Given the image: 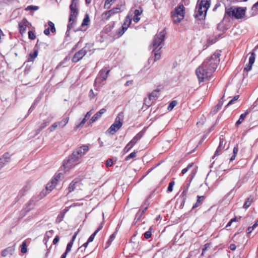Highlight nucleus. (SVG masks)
<instances>
[{
    "mask_svg": "<svg viewBox=\"0 0 258 258\" xmlns=\"http://www.w3.org/2000/svg\"><path fill=\"white\" fill-rule=\"evenodd\" d=\"M219 52H215L210 58H207L196 70V75L200 82L209 80L212 73L216 70L220 61Z\"/></svg>",
    "mask_w": 258,
    "mask_h": 258,
    "instance_id": "1",
    "label": "nucleus"
},
{
    "mask_svg": "<svg viewBox=\"0 0 258 258\" xmlns=\"http://www.w3.org/2000/svg\"><path fill=\"white\" fill-rule=\"evenodd\" d=\"M89 147L87 146L83 145L77 148L69 156L67 160L64 161L61 170H63L65 172L75 167L76 165L82 162V158L84 154L88 151Z\"/></svg>",
    "mask_w": 258,
    "mask_h": 258,
    "instance_id": "2",
    "label": "nucleus"
},
{
    "mask_svg": "<svg viewBox=\"0 0 258 258\" xmlns=\"http://www.w3.org/2000/svg\"><path fill=\"white\" fill-rule=\"evenodd\" d=\"M166 34V33L164 30L155 36L154 39L151 46V47L153 48V52H154V61H156L161 58V54L159 51L162 48Z\"/></svg>",
    "mask_w": 258,
    "mask_h": 258,
    "instance_id": "3",
    "label": "nucleus"
},
{
    "mask_svg": "<svg viewBox=\"0 0 258 258\" xmlns=\"http://www.w3.org/2000/svg\"><path fill=\"white\" fill-rule=\"evenodd\" d=\"M245 11L246 8L232 7L229 8H226L225 17L227 16L237 19H241L244 17Z\"/></svg>",
    "mask_w": 258,
    "mask_h": 258,
    "instance_id": "4",
    "label": "nucleus"
},
{
    "mask_svg": "<svg viewBox=\"0 0 258 258\" xmlns=\"http://www.w3.org/2000/svg\"><path fill=\"white\" fill-rule=\"evenodd\" d=\"M184 7L182 5L175 9L172 15V20L174 23L178 24L183 20L184 16Z\"/></svg>",
    "mask_w": 258,
    "mask_h": 258,
    "instance_id": "5",
    "label": "nucleus"
},
{
    "mask_svg": "<svg viewBox=\"0 0 258 258\" xmlns=\"http://www.w3.org/2000/svg\"><path fill=\"white\" fill-rule=\"evenodd\" d=\"M121 113H119L117 117L115 118L114 123L108 129L107 132L111 135H114L122 126V117Z\"/></svg>",
    "mask_w": 258,
    "mask_h": 258,
    "instance_id": "6",
    "label": "nucleus"
},
{
    "mask_svg": "<svg viewBox=\"0 0 258 258\" xmlns=\"http://www.w3.org/2000/svg\"><path fill=\"white\" fill-rule=\"evenodd\" d=\"M69 120V117H64L60 121L55 122L53 123V124L48 128V130L50 132H52L57 127L63 128L68 123Z\"/></svg>",
    "mask_w": 258,
    "mask_h": 258,
    "instance_id": "7",
    "label": "nucleus"
},
{
    "mask_svg": "<svg viewBox=\"0 0 258 258\" xmlns=\"http://www.w3.org/2000/svg\"><path fill=\"white\" fill-rule=\"evenodd\" d=\"M207 12V10H204L201 7L197 6L195 11L194 17L199 20L203 19L205 18Z\"/></svg>",
    "mask_w": 258,
    "mask_h": 258,
    "instance_id": "8",
    "label": "nucleus"
},
{
    "mask_svg": "<svg viewBox=\"0 0 258 258\" xmlns=\"http://www.w3.org/2000/svg\"><path fill=\"white\" fill-rule=\"evenodd\" d=\"M82 184L79 179H75L70 184L68 189L69 193L74 191L75 189H80Z\"/></svg>",
    "mask_w": 258,
    "mask_h": 258,
    "instance_id": "9",
    "label": "nucleus"
},
{
    "mask_svg": "<svg viewBox=\"0 0 258 258\" xmlns=\"http://www.w3.org/2000/svg\"><path fill=\"white\" fill-rule=\"evenodd\" d=\"M70 21L75 22V19L78 14V10L77 6L74 4H71L70 6Z\"/></svg>",
    "mask_w": 258,
    "mask_h": 258,
    "instance_id": "10",
    "label": "nucleus"
},
{
    "mask_svg": "<svg viewBox=\"0 0 258 258\" xmlns=\"http://www.w3.org/2000/svg\"><path fill=\"white\" fill-rule=\"evenodd\" d=\"M86 52L87 51L85 48L82 49L75 54L72 58V61L74 62L79 61L86 54Z\"/></svg>",
    "mask_w": 258,
    "mask_h": 258,
    "instance_id": "11",
    "label": "nucleus"
},
{
    "mask_svg": "<svg viewBox=\"0 0 258 258\" xmlns=\"http://www.w3.org/2000/svg\"><path fill=\"white\" fill-rule=\"evenodd\" d=\"M132 17L133 15L129 13L125 17L124 23L122 26L123 30L122 33H124L125 31L127 29L128 27L131 25L132 21Z\"/></svg>",
    "mask_w": 258,
    "mask_h": 258,
    "instance_id": "12",
    "label": "nucleus"
},
{
    "mask_svg": "<svg viewBox=\"0 0 258 258\" xmlns=\"http://www.w3.org/2000/svg\"><path fill=\"white\" fill-rule=\"evenodd\" d=\"M255 60V53L253 52L251 53V55L249 57V61L248 63L246 65L244 69L243 72L245 73V72H247L248 71H250L251 69L252 65L254 63Z\"/></svg>",
    "mask_w": 258,
    "mask_h": 258,
    "instance_id": "13",
    "label": "nucleus"
},
{
    "mask_svg": "<svg viewBox=\"0 0 258 258\" xmlns=\"http://www.w3.org/2000/svg\"><path fill=\"white\" fill-rule=\"evenodd\" d=\"M10 160V156L9 153H6L0 157V170L4 167Z\"/></svg>",
    "mask_w": 258,
    "mask_h": 258,
    "instance_id": "14",
    "label": "nucleus"
},
{
    "mask_svg": "<svg viewBox=\"0 0 258 258\" xmlns=\"http://www.w3.org/2000/svg\"><path fill=\"white\" fill-rule=\"evenodd\" d=\"M29 24V22L26 19H24L19 24V31L21 34L25 33L26 28Z\"/></svg>",
    "mask_w": 258,
    "mask_h": 258,
    "instance_id": "15",
    "label": "nucleus"
},
{
    "mask_svg": "<svg viewBox=\"0 0 258 258\" xmlns=\"http://www.w3.org/2000/svg\"><path fill=\"white\" fill-rule=\"evenodd\" d=\"M211 5V0H201L197 5L199 7H201L203 10H208Z\"/></svg>",
    "mask_w": 258,
    "mask_h": 258,
    "instance_id": "16",
    "label": "nucleus"
},
{
    "mask_svg": "<svg viewBox=\"0 0 258 258\" xmlns=\"http://www.w3.org/2000/svg\"><path fill=\"white\" fill-rule=\"evenodd\" d=\"M110 72L109 70H107V69H103L100 71L99 73V77H98V79H100L102 81H105L107 78V75Z\"/></svg>",
    "mask_w": 258,
    "mask_h": 258,
    "instance_id": "17",
    "label": "nucleus"
},
{
    "mask_svg": "<svg viewBox=\"0 0 258 258\" xmlns=\"http://www.w3.org/2000/svg\"><path fill=\"white\" fill-rule=\"evenodd\" d=\"M15 249V248L14 246L8 247L2 251V255L3 256H6L9 254H12Z\"/></svg>",
    "mask_w": 258,
    "mask_h": 258,
    "instance_id": "18",
    "label": "nucleus"
},
{
    "mask_svg": "<svg viewBox=\"0 0 258 258\" xmlns=\"http://www.w3.org/2000/svg\"><path fill=\"white\" fill-rule=\"evenodd\" d=\"M250 112V110H247L244 113L241 114L239 117V118L238 120L236 121L235 123V125L236 126H238L240 124L242 123L243 121L244 120V119L246 118V117L247 116V115L249 114Z\"/></svg>",
    "mask_w": 258,
    "mask_h": 258,
    "instance_id": "19",
    "label": "nucleus"
},
{
    "mask_svg": "<svg viewBox=\"0 0 258 258\" xmlns=\"http://www.w3.org/2000/svg\"><path fill=\"white\" fill-rule=\"evenodd\" d=\"M143 133L142 132L137 134L129 142L131 146H134L142 137Z\"/></svg>",
    "mask_w": 258,
    "mask_h": 258,
    "instance_id": "20",
    "label": "nucleus"
},
{
    "mask_svg": "<svg viewBox=\"0 0 258 258\" xmlns=\"http://www.w3.org/2000/svg\"><path fill=\"white\" fill-rule=\"evenodd\" d=\"M160 92V90L159 89H156L154 90L149 95V99L150 100H156L159 95Z\"/></svg>",
    "mask_w": 258,
    "mask_h": 258,
    "instance_id": "21",
    "label": "nucleus"
},
{
    "mask_svg": "<svg viewBox=\"0 0 258 258\" xmlns=\"http://www.w3.org/2000/svg\"><path fill=\"white\" fill-rule=\"evenodd\" d=\"M224 142V140L223 139H221L220 141L219 145L218 148L217 149L216 151H215V153L213 157V158H214L215 157H216L217 156H219L221 154L222 149L224 148V147H223V143Z\"/></svg>",
    "mask_w": 258,
    "mask_h": 258,
    "instance_id": "22",
    "label": "nucleus"
},
{
    "mask_svg": "<svg viewBox=\"0 0 258 258\" xmlns=\"http://www.w3.org/2000/svg\"><path fill=\"white\" fill-rule=\"evenodd\" d=\"M197 198L198 199L196 203L192 206V209H195L201 205L203 203V202L204 201L205 197L204 196H198Z\"/></svg>",
    "mask_w": 258,
    "mask_h": 258,
    "instance_id": "23",
    "label": "nucleus"
},
{
    "mask_svg": "<svg viewBox=\"0 0 258 258\" xmlns=\"http://www.w3.org/2000/svg\"><path fill=\"white\" fill-rule=\"evenodd\" d=\"M224 97V96H223L222 98L220 100H219L218 103L216 105V106L213 109V111L214 113L217 112L221 109V108L224 103V101L223 100Z\"/></svg>",
    "mask_w": 258,
    "mask_h": 258,
    "instance_id": "24",
    "label": "nucleus"
},
{
    "mask_svg": "<svg viewBox=\"0 0 258 258\" xmlns=\"http://www.w3.org/2000/svg\"><path fill=\"white\" fill-rule=\"evenodd\" d=\"M57 183L55 180H52L51 181L48 183L46 186V189L49 191H51L56 186Z\"/></svg>",
    "mask_w": 258,
    "mask_h": 258,
    "instance_id": "25",
    "label": "nucleus"
},
{
    "mask_svg": "<svg viewBox=\"0 0 258 258\" xmlns=\"http://www.w3.org/2000/svg\"><path fill=\"white\" fill-rule=\"evenodd\" d=\"M29 186L26 185V186H24L20 190L17 197L18 198H21L22 197H23L26 194V193L29 190Z\"/></svg>",
    "mask_w": 258,
    "mask_h": 258,
    "instance_id": "26",
    "label": "nucleus"
},
{
    "mask_svg": "<svg viewBox=\"0 0 258 258\" xmlns=\"http://www.w3.org/2000/svg\"><path fill=\"white\" fill-rule=\"evenodd\" d=\"M253 202V199L252 198L251 196H250L249 198H248L246 201L244 202V204L243 205V208L245 209H247L248 207H250V206L251 205V204Z\"/></svg>",
    "mask_w": 258,
    "mask_h": 258,
    "instance_id": "27",
    "label": "nucleus"
},
{
    "mask_svg": "<svg viewBox=\"0 0 258 258\" xmlns=\"http://www.w3.org/2000/svg\"><path fill=\"white\" fill-rule=\"evenodd\" d=\"M52 117H49L44 120V122L42 123L41 125L40 126L39 131H40L44 128H45L52 120Z\"/></svg>",
    "mask_w": 258,
    "mask_h": 258,
    "instance_id": "28",
    "label": "nucleus"
},
{
    "mask_svg": "<svg viewBox=\"0 0 258 258\" xmlns=\"http://www.w3.org/2000/svg\"><path fill=\"white\" fill-rule=\"evenodd\" d=\"M97 234V230H96L89 237L87 241L83 244V246L85 247H86L89 243L93 241L96 235Z\"/></svg>",
    "mask_w": 258,
    "mask_h": 258,
    "instance_id": "29",
    "label": "nucleus"
},
{
    "mask_svg": "<svg viewBox=\"0 0 258 258\" xmlns=\"http://www.w3.org/2000/svg\"><path fill=\"white\" fill-rule=\"evenodd\" d=\"M195 175V172L192 173V175H191V176L190 178V179H189V180L186 181L184 183V184L183 185V189H185V190H188V188H189V187L190 186V182H191V180H192Z\"/></svg>",
    "mask_w": 258,
    "mask_h": 258,
    "instance_id": "30",
    "label": "nucleus"
},
{
    "mask_svg": "<svg viewBox=\"0 0 258 258\" xmlns=\"http://www.w3.org/2000/svg\"><path fill=\"white\" fill-rule=\"evenodd\" d=\"M38 55V51L35 50L33 53H31L29 55V57L28 58V61H31L34 60Z\"/></svg>",
    "mask_w": 258,
    "mask_h": 258,
    "instance_id": "31",
    "label": "nucleus"
},
{
    "mask_svg": "<svg viewBox=\"0 0 258 258\" xmlns=\"http://www.w3.org/2000/svg\"><path fill=\"white\" fill-rule=\"evenodd\" d=\"M238 151V148L237 145H236L234 147L233 149V155L230 159V162L233 161L235 159V157L237 154Z\"/></svg>",
    "mask_w": 258,
    "mask_h": 258,
    "instance_id": "32",
    "label": "nucleus"
},
{
    "mask_svg": "<svg viewBox=\"0 0 258 258\" xmlns=\"http://www.w3.org/2000/svg\"><path fill=\"white\" fill-rule=\"evenodd\" d=\"M21 247V252L23 253H25L27 251V243L26 241L25 240L23 242L22 244L20 246Z\"/></svg>",
    "mask_w": 258,
    "mask_h": 258,
    "instance_id": "33",
    "label": "nucleus"
},
{
    "mask_svg": "<svg viewBox=\"0 0 258 258\" xmlns=\"http://www.w3.org/2000/svg\"><path fill=\"white\" fill-rule=\"evenodd\" d=\"M177 104V102L175 100L172 101L169 104L167 109L169 111L172 110L173 108Z\"/></svg>",
    "mask_w": 258,
    "mask_h": 258,
    "instance_id": "34",
    "label": "nucleus"
},
{
    "mask_svg": "<svg viewBox=\"0 0 258 258\" xmlns=\"http://www.w3.org/2000/svg\"><path fill=\"white\" fill-rule=\"evenodd\" d=\"M48 25L49 26L48 28H49V29H50L51 32L52 33H54L55 32L56 30H55V28L54 23L53 22H52L51 21H49L48 22Z\"/></svg>",
    "mask_w": 258,
    "mask_h": 258,
    "instance_id": "35",
    "label": "nucleus"
},
{
    "mask_svg": "<svg viewBox=\"0 0 258 258\" xmlns=\"http://www.w3.org/2000/svg\"><path fill=\"white\" fill-rule=\"evenodd\" d=\"M115 0H106L104 7L107 9H109L111 5L114 3Z\"/></svg>",
    "mask_w": 258,
    "mask_h": 258,
    "instance_id": "36",
    "label": "nucleus"
},
{
    "mask_svg": "<svg viewBox=\"0 0 258 258\" xmlns=\"http://www.w3.org/2000/svg\"><path fill=\"white\" fill-rule=\"evenodd\" d=\"M258 225V220H256V221L255 222V223L253 224V225L251 227H249L247 229V233H250L252 230Z\"/></svg>",
    "mask_w": 258,
    "mask_h": 258,
    "instance_id": "37",
    "label": "nucleus"
},
{
    "mask_svg": "<svg viewBox=\"0 0 258 258\" xmlns=\"http://www.w3.org/2000/svg\"><path fill=\"white\" fill-rule=\"evenodd\" d=\"M121 12L120 8V7H116L115 8H113L110 10H109V13L112 14V15L119 13Z\"/></svg>",
    "mask_w": 258,
    "mask_h": 258,
    "instance_id": "38",
    "label": "nucleus"
},
{
    "mask_svg": "<svg viewBox=\"0 0 258 258\" xmlns=\"http://www.w3.org/2000/svg\"><path fill=\"white\" fill-rule=\"evenodd\" d=\"M64 212H61L58 215L57 218H56V222L58 223L60 222L61 221H62L64 217Z\"/></svg>",
    "mask_w": 258,
    "mask_h": 258,
    "instance_id": "39",
    "label": "nucleus"
},
{
    "mask_svg": "<svg viewBox=\"0 0 258 258\" xmlns=\"http://www.w3.org/2000/svg\"><path fill=\"white\" fill-rule=\"evenodd\" d=\"M194 165V163H190V164H189L187 166L183 169L181 171V173L182 174H184L185 173H186Z\"/></svg>",
    "mask_w": 258,
    "mask_h": 258,
    "instance_id": "40",
    "label": "nucleus"
},
{
    "mask_svg": "<svg viewBox=\"0 0 258 258\" xmlns=\"http://www.w3.org/2000/svg\"><path fill=\"white\" fill-rule=\"evenodd\" d=\"M187 191H188L187 190L183 189V191L182 192L181 195V196H182V197L183 198V201L182 202L181 205H182V204H184V203L185 202Z\"/></svg>",
    "mask_w": 258,
    "mask_h": 258,
    "instance_id": "41",
    "label": "nucleus"
},
{
    "mask_svg": "<svg viewBox=\"0 0 258 258\" xmlns=\"http://www.w3.org/2000/svg\"><path fill=\"white\" fill-rule=\"evenodd\" d=\"M88 120V118H86L85 117L83 119V120L80 122V123L77 125H76V127L77 128L82 127L83 126L86 121Z\"/></svg>",
    "mask_w": 258,
    "mask_h": 258,
    "instance_id": "42",
    "label": "nucleus"
},
{
    "mask_svg": "<svg viewBox=\"0 0 258 258\" xmlns=\"http://www.w3.org/2000/svg\"><path fill=\"white\" fill-rule=\"evenodd\" d=\"M88 120V118H86L85 117L83 119V120L80 122V123L77 125H76V127L77 128L82 127L83 126L86 121Z\"/></svg>",
    "mask_w": 258,
    "mask_h": 258,
    "instance_id": "43",
    "label": "nucleus"
},
{
    "mask_svg": "<svg viewBox=\"0 0 258 258\" xmlns=\"http://www.w3.org/2000/svg\"><path fill=\"white\" fill-rule=\"evenodd\" d=\"M88 120V118H86L85 117L83 119V120L80 122V123L77 125H76V127L77 128L82 127L83 126L86 121Z\"/></svg>",
    "mask_w": 258,
    "mask_h": 258,
    "instance_id": "44",
    "label": "nucleus"
},
{
    "mask_svg": "<svg viewBox=\"0 0 258 258\" xmlns=\"http://www.w3.org/2000/svg\"><path fill=\"white\" fill-rule=\"evenodd\" d=\"M89 22V18L88 15H86L82 23V26H84L88 25V23Z\"/></svg>",
    "mask_w": 258,
    "mask_h": 258,
    "instance_id": "45",
    "label": "nucleus"
},
{
    "mask_svg": "<svg viewBox=\"0 0 258 258\" xmlns=\"http://www.w3.org/2000/svg\"><path fill=\"white\" fill-rule=\"evenodd\" d=\"M174 184H175V182L174 181H172L169 183L168 188H167V191L168 192L172 191L173 187V186L174 185Z\"/></svg>",
    "mask_w": 258,
    "mask_h": 258,
    "instance_id": "46",
    "label": "nucleus"
},
{
    "mask_svg": "<svg viewBox=\"0 0 258 258\" xmlns=\"http://www.w3.org/2000/svg\"><path fill=\"white\" fill-rule=\"evenodd\" d=\"M143 10L142 8H140L139 9L136 10L134 12L135 16H140L143 13Z\"/></svg>",
    "mask_w": 258,
    "mask_h": 258,
    "instance_id": "47",
    "label": "nucleus"
},
{
    "mask_svg": "<svg viewBox=\"0 0 258 258\" xmlns=\"http://www.w3.org/2000/svg\"><path fill=\"white\" fill-rule=\"evenodd\" d=\"M114 26V24H108L106 25L105 27L104 30L105 31L106 33H108L110 32L112 29L113 28Z\"/></svg>",
    "mask_w": 258,
    "mask_h": 258,
    "instance_id": "48",
    "label": "nucleus"
},
{
    "mask_svg": "<svg viewBox=\"0 0 258 258\" xmlns=\"http://www.w3.org/2000/svg\"><path fill=\"white\" fill-rule=\"evenodd\" d=\"M151 228H150L148 231H146L144 235V237L146 239H149L151 237L152 235V232L151 231Z\"/></svg>",
    "mask_w": 258,
    "mask_h": 258,
    "instance_id": "49",
    "label": "nucleus"
},
{
    "mask_svg": "<svg viewBox=\"0 0 258 258\" xmlns=\"http://www.w3.org/2000/svg\"><path fill=\"white\" fill-rule=\"evenodd\" d=\"M136 155H137V152H133L131 153L130 154H129L126 157L125 160L127 161L129 159H130L131 158H135V157H136Z\"/></svg>",
    "mask_w": 258,
    "mask_h": 258,
    "instance_id": "50",
    "label": "nucleus"
},
{
    "mask_svg": "<svg viewBox=\"0 0 258 258\" xmlns=\"http://www.w3.org/2000/svg\"><path fill=\"white\" fill-rule=\"evenodd\" d=\"M133 147V146H131L130 143H128L126 146L125 147V148L123 149V151L127 153Z\"/></svg>",
    "mask_w": 258,
    "mask_h": 258,
    "instance_id": "51",
    "label": "nucleus"
},
{
    "mask_svg": "<svg viewBox=\"0 0 258 258\" xmlns=\"http://www.w3.org/2000/svg\"><path fill=\"white\" fill-rule=\"evenodd\" d=\"M28 37L31 40H34L36 38L35 34L31 31L28 32Z\"/></svg>",
    "mask_w": 258,
    "mask_h": 258,
    "instance_id": "52",
    "label": "nucleus"
},
{
    "mask_svg": "<svg viewBox=\"0 0 258 258\" xmlns=\"http://www.w3.org/2000/svg\"><path fill=\"white\" fill-rule=\"evenodd\" d=\"M73 244V242H71V241L68 244L67 248L66 250V251H67V252H69V251H70V250H71V248L72 247Z\"/></svg>",
    "mask_w": 258,
    "mask_h": 258,
    "instance_id": "53",
    "label": "nucleus"
},
{
    "mask_svg": "<svg viewBox=\"0 0 258 258\" xmlns=\"http://www.w3.org/2000/svg\"><path fill=\"white\" fill-rule=\"evenodd\" d=\"M106 166L107 167H110L113 164V161H112V160L111 159H108V160H107V161H106Z\"/></svg>",
    "mask_w": 258,
    "mask_h": 258,
    "instance_id": "54",
    "label": "nucleus"
},
{
    "mask_svg": "<svg viewBox=\"0 0 258 258\" xmlns=\"http://www.w3.org/2000/svg\"><path fill=\"white\" fill-rule=\"evenodd\" d=\"M135 235L133 236L132 237V238H131V239L130 240V244H131V243H133L134 244V245L133 246V247L134 248H136V247H137L138 246V243L135 242H134V241H133V240L135 239Z\"/></svg>",
    "mask_w": 258,
    "mask_h": 258,
    "instance_id": "55",
    "label": "nucleus"
},
{
    "mask_svg": "<svg viewBox=\"0 0 258 258\" xmlns=\"http://www.w3.org/2000/svg\"><path fill=\"white\" fill-rule=\"evenodd\" d=\"M97 119V113L94 114L93 117L91 118V119L89 120V123L90 124L93 123L95 122Z\"/></svg>",
    "mask_w": 258,
    "mask_h": 258,
    "instance_id": "56",
    "label": "nucleus"
},
{
    "mask_svg": "<svg viewBox=\"0 0 258 258\" xmlns=\"http://www.w3.org/2000/svg\"><path fill=\"white\" fill-rule=\"evenodd\" d=\"M62 175V173H59L57 175H56L52 180H55V182H57L60 179Z\"/></svg>",
    "mask_w": 258,
    "mask_h": 258,
    "instance_id": "57",
    "label": "nucleus"
},
{
    "mask_svg": "<svg viewBox=\"0 0 258 258\" xmlns=\"http://www.w3.org/2000/svg\"><path fill=\"white\" fill-rule=\"evenodd\" d=\"M38 9V7L34 6H29L27 7L26 10L36 11Z\"/></svg>",
    "mask_w": 258,
    "mask_h": 258,
    "instance_id": "58",
    "label": "nucleus"
},
{
    "mask_svg": "<svg viewBox=\"0 0 258 258\" xmlns=\"http://www.w3.org/2000/svg\"><path fill=\"white\" fill-rule=\"evenodd\" d=\"M237 220L236 218H232L231 219L229 222L227 224L226 226V227H229L231 225L232 223L233 222H235Z\"/></svg>",
    "mask_w": 258,
    "mask_h": 258,
    "instance_id": "59",
    "label": "nucleus"
},
{
    "mask_svg": "<svg viewBox=\"0 0 258 258\" xmlns=\"http://www.w3.org/2000/svg\"><path fill=\"white\" fill-rule=\"evenodd\" d=\"M106 111V109L102 108L99 110V112H98V118L99 116H101L102 114H103L104 112H105Z\"/></svg>",
    "mask_w": 258,
    "mask_h": 258,
    "instance_id": "60",
    "label": "nucleus"
},
{
    "mask_svg": "<svg viewBox=\"0 0 258 258\" xmlns=\"http://www.w3.org/2000/svg\"><path fill=\"white\" fill-rule=\"evenodd\" d=\"M93 110H90L89 111H88L86 115L85 116V117L87 118H88V119H89V118L91 116V115L93 114Z\"/></svg>",
    "mask_w": 258,
    "mask_h": 258,
    "instance_id": "61",
    "label": "nucleus"
},
{
    "mask_svg": "<svg viewBox=\"0 0 258 258\" xmlns=\"http://www.w3.org/2000/svg\"><path fill=\"white\" fill-rule=\"evenodd\" d=\"M139 16H134L133 21L135 23H137L140 20Z\"/></svg>",
    "mask_w": 258,
    "mask_h": 258,
    "instance_id": "62",
    "label": "nucleus"
},
{
    "mask_svg": "<svg viewBox=\"0 0 258 258\" xmlns=\"http://www.w3.org/2000/svg\"><path fill=\"white\" fill-rule=\"evenodd\" d=\"M229 248L232 250V251H234L236 249V246L235 244H231L229 246Z\"/></svg>",
    "mask_w": 258,
    "mask_h": 258,
    "instance_id": "63",
    "label": "nucleus"
},
{
    "mask_svg": "<svg viewBox=\"0 0 258 258\" xmlns=\"http://www.w3.org/2000/svg\"><path fill=\"white\" fill-rule=\"evenodd\" d=\"M59 236H56L54 238V239L53 240V243L54 244H56L59 241Z\"/></svg>",
    "mask_w": 258,
    "mask_h": 258,
    "instance_id": "64",
    "label": "nucleus"
}]
</instances>
